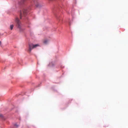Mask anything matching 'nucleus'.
<instances>
[{"label": "nucleus", "mask_w": 128, "mask_h": 128, "mask_svg": "<svg viewBox=\"0 0 128 128\" xmlns=\"http://www.w3.org/2000/svg\"><path fill=\"white\" fill-rule=\"evenodd\" d=\"M15 22L16 26L19 29V31L20 32L23 31L24 29L22 27L21 23L18 18H16Z\"/></svg>", "instance_id": "1"}, {"label": "nucleus", "mask_w": 128, "mask_h": 128, "mask_svg": "<svg viewBox=\"0 0 128 128\" xmlns=\"http://www.w3.org/2000/svg\"><path fill=\"white\" fill-rule=\"evenodd\" d=\"M27 11L26 9L24 8L20 11V18L22 19L24 16H25L27 14Z\"/></svg>", "instance_id": "2"}, {"label": "nucleus", "mask_w": 128, "mask_h": 128, "mask_svg": "<svg viewBox=\"0 0 128 128\" xmlns=\"http://www.w3.org/2000/svg\"><path fill=\"white\" fill-rule=\"evenodd\" d=\"M40 46L38 44H29V48L28 50V51L30 52L31 50L33 49L36 48L37 47Z\"/></svg>", "instance_id": "3"}, {"label": "nucleus", "mask_w": 128, "mask_h": 128, "mask_svg": "<svg viewBox=\"0 0 128 128\" xmlns=\"http://www.w3.org/2000/svg\"><path fill=\"white\" fill-rule=\"evenodd\" d=\"M48 40L46 39L44 40L43 41V42L45 44H46L48 42Z\"/></svg>", "instance_id": "4"}, {"label": "nucleus", "mask_w": 128, "mask_h": 128, "mask_svg": "<svg viewBox=\"0 0 128 128\" xmlns=\"http://www.w3.org/2000/svg\"><path fill=\"white\" fill-rule=\"evenodd\" d=\"M14 27V25L13 24L11 25L10 26V28L11 30H12L13 29Z\"/></svg>", "instance_id": "5"}, {"label": "nucleus", "mask_w": 128, "mask_h": 128, "mask_svg": "<svg viewBox=\"0 0 128 128\" xmlns=\"http://www.w3.org/2000/svg\"><path fill=\"white\" fill-rule=\"evenodd\" d=\"M36 6L37 7H40L41 6L40 4L39 3H38L36 5Z\"/></svg>", "instance_id": "6"}, {"label": "nucleus", "mask_w": 128, "mask_h": 128, "mask_svg": "<svg viewBox=\"0 0 128 128\" xmlns=\"http://www.w3.org/2000/svg\"><path fill=\"white\" fill-rule=\"evenodd\" d=\"M2 117V114H0V117Z\"/></svg>", "instance_id": "7"}, {"label": "nucleus", "mask_w": 128, "mask_h": 128, "mask_svg": "<svg viewBox=\"0 0 128 128\" xmlns=\"http://www.w3.org/2000/svg\"><path fill=\"white\" fill-rule=\"evenodd\" d=\"M1 44V42L0 41V45Z\"/></svg>", "instance_id": "8"}, {"label": "nucleus", "mask_w": 128, "mask_h": 128, "mask_svg": "<svg viewBox=\"0 0 128 128\" xmlns=\"http://www.w3.org/2000/svg\"><path fill=\"white\" fill-rule=\"evenodd\" d=\"M69 24L70 26L71 25L70 24V22L69 23Z\"/></svg>", "instance_id": "9"}, {"label": "nucleus", "mask_w": 128, "mask_h": 128, "mask_svg": "<svg viewBox=\"0 0 128 128\" xmlns=\"http://www.w3.org/2000/svg\"><path fill=\"white\" fill-rule=\"evenodd\" d=\"M15 126H18L16 124H15Z\"/></svg>", "instance_id": "10"}, {"label": "nucleus", "mask_w": 128, "mask_h": 128, "mask_svg": "<svg viewBox=\"0 0 128 128\" xmlns=\"http://www.w3.org/2000/svg\"><path fill=\"white\" fill-rule=\"evenodd\" d=\"M35 1H36V0H35Z\"/></svg>", "instance_id": "11"}]
</instances>
